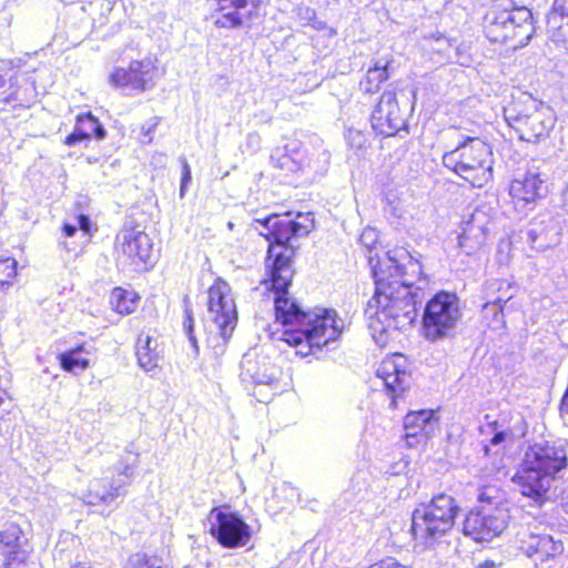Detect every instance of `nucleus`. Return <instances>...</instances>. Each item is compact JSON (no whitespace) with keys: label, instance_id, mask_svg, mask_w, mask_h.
Masks as SVG:
<instances>
[{"label":"nucleus","instance_id":"obj_35","mask_svg":"<svg viewBox=\"0 0 568 568\" xmlns=\"http://www.w3.org/2000/svg\"><path fill=\"white\" fill-rule=\"evenodd\" d=\"M537 546L548 556L552 557L562 551V544L554 541L550 536L540 537Z\"/></svg>","mask_w":568,"mask_h":568},{"label":"nucleus","instance_id":"obj_15","mask_svg":"<svg viewBox=\"0 0 568 568\" xmlns=\"http://www.w3.org/2000/svg\"><path fill=\"white\" fill-rule=\"evenodd\" d=\"M485 287L491 300L483 305V320L491 329H501L505 326L504 304L514 296L515 288L508 281L498 278L487 281Z\"/></svg>","mask_w":568,"mask_h":568},{"label":"nucleus","instance_id":"obj_42","mask_svg":"<svg viewBox=\"0 0 568 568\" xmlns=\"http://www.w3.org/2000/svg\"><path fill=\"white\" fill-rule=\"evenodd\" d=\"M369 568H409L408 566L402 565L397 559L387 557L378 562L369 566Z\"/></svg>","mask_w":568,"mask_h":568},{"label":"nucleus","instance_id":"obj_29","mask_svg":"<svg viewBox=\"0 0 568 568\" xmlns=\"http://www.w3.org/2000/svg\"><path fill=\"white\" fill-rule=\"evenodd\" d=\"M387 68L388 62L385 64L375 63L373 68H369L365 78L359 82L361 90L367 94L377 92L381 84L389 77Z\"/></svg>","mask_w":568,"mask_h":568},{"label":"nucleus","instance_id":"obj_53","mask_svg":"<svg viewBox=\"0 0 568 568\" xmlns=\"http://www.w3.org/2000/svg\"><path fill=\"white\" fill-rule=\"evenodd\" d=\"M562 508L566 514H568V496L562 501Z\"/></svg>","mask_w":568,"mask_h":568},{"label":"nucleus","instance_id":"obj_24","mask_svg":"<svg viewBox=\"0 0 568 568\" xmlns=\"http://www.w3.org/2000/svg\"><path fill=\"white\" fill-rule=\"evenodd\" d=\"M490 216L484 209H475L469 217L464 222L463 232L458 237L460 247L475 250L480 246L485 240Z\"/></svg>","mask_w":568,"mask_h":568},{"label":"nucleus","instance_id":"obj_39","mask_svg":"<svg viewBox=\"0 0 568 568\" xmlns=\"http://www.w3.org/2000/svg\"><path fill=\"white\" fill-rule=\"evenodd\" d=\"M295 17L303 26H308L315 19V11L307 6H298L294 10Z\"/></svg>","mask_w":568,"mask_h":568},{"label":"nucleus","instance_id":"obj_46","mask_svg":"<svg viewBox=\"0 0 568 568\" xmlns=\"http://www.w3.org/2000/svg\"><path fill=\"white\" fill-rule=\"evenodd\" d=\"M375 241H376V233H375V230H373V229L365 230L359 237V242L367 247H369L372 244H374Z\"/></svg>","mask_w":568,"mask_h":568},{"label":"nucleus","instance_id":"obj_40","mask_svg":"<svg viewBox=\"0 0 568 568\" xmlns=\"http://www.w3.org/2000/svg\"><path fill=\"white\" fill-rule=\"evenodd\" d=\"M160 123V118L154 116L150 119L148 123H145L142 126V142L143 143H151L152 142V132L156 129V126Z\"/></svg>","mask_w":568,"mask_h":568},{"label":"nucleus","instance_id":"obj_51","mask_svg":"<svg viewBox=\"0 0 568 568\" xmlns=\"http://www.w3.org/2000/svg\"><path fill=\"white\" fill-rule=\"evenodd\" d=\"M562 207L568 214V184L562 191Z\"/></svg>","mask_w":568,"mask_h":568},{"label":"nucleus","instance_id":"obj_26","mask_svg":"<svg viewBox=\"0 0 568 568\" xmlns=\"http://www.w3.org/2000/svg\"><path fill=\"white\" fill-rule=\"evenodd\" d=\"M136 357L140 367L145 372L156 368L162 358V349L158 341L141 334L136 341Z\"/></svg>","mask_w":568,"mask_h":568},{"label":"nucleus","instance_id":"obj_6","mask_svg":"<svg viewBox=\"0 0 568 568\" xmlns=\"http://www.w3.org/2000/svg\"><path fill=\"white\" fill-rule=\"evenodd\" d=\"M493 151L479 138H467L443 155V164L474 187H483L493 179Z\"/></svg>","mask_w":568,"mask_h":568},{"label":"nucleus","instance_id":"obj_34","mask_svg":"<svg viewBox=\"0 0 568 568\" xmlns=\"http://www.w3.org/2000/svg\"><path fill=\"white\" fill-rule=\"evenodd\" d=\"M184 305H185V308H184L185 318H184V322H183L184 332L187 335L189 341H190L192 347L195 349V352H197L199 351V346H197L196 337L194 335V318H193V314H192L191 308L187 306L189 303H187L186 300H184Z\"/></svg>","mask_w":568,"mask_h":568},{"label":"nucleus","instance_id":"obj_5","mask_svg":"<svg viewBox=\"0 0 568 568\" xmlns=\"http://www.w3.org/2000/svg\"><path fill=\"white\" fill-rule=\"evenodd\" d=\"M459 510L456 499L444 493L422 503L412 515L414 538L427 546L435 545L453 529Z\"/></svg>","mask_w":568,"mask_h":568},{"label":"nucleus","instance_id":"obj_25","mask_svg":"<svg viewBox=\"0 0 568 568\" xmlns=\"http://www.w3.org/2000/svg\"><path fill=\"white\" fill-rule=\"evenodd\" d=\"M92 345L82 343L58 355L60 366L63 371L72 374L84 372L90 366L89 355Z\"/></svg>","mask_w":568,"mask_h":568},{"label":"nucleus","instance_id":"obj_56","mask_svg":"<svg viewBox=\"0 0 568 568\" xmlns=\"http://www.w3.org/2000/svg\"><path fill=\"white\" fill-rule=\"evenodd\" d=\"M412 95H413V98H415V95H416L415 90L412 91Z\"/></svg>","mask_w":568,"mask_h":568},{"label":"nucleus","instance_id":"obj_32","mask_svg":"<svg viewBox=\"0 0 568 568\" xmlns=\"http://www.w3.org/2000/svg\"><path fill=\"white\" fill-rule=\"evenodd\" d=\"M112 308L119 314H130L134 311L133 301L128 304L125 301V292L121 288H114L110 300Z\"/></svg>","mask_w":568,"mask_h":568},{"label":"nucleus","instance_id":"obj_21","mask_svg":"<svg viewBox=\"0 0 568 568\" xmlns=\"http://www.w3.org/2000/svg\"><path fill=\"white\" fill-rule=\"evenodd\" d=\"M22 529L10 523L0 530V550L3 560L0 568H19L28 558V551L22 548Z\"/></svg>","mask_w":568,"mask_h":568},{"label":"nucleus","instance_id":"obj_30","mask_svg":"<svg viewBox=\"0 0 568 568\" xmlns=\"http://www.w3.org/2000/svg\"><path fill=\"white\" fill-rule=\"evenodd\" d=\"M477 501L478 505L475 508H507L503 491L495 485L480 487Z\"/></svg>","mask_w":568,"mask_h":568},{"label":"nucleus","instance_id":"obj_47","mask_svg":"<svg viewBox=\"0 0 568 568\" xmlns=\"http://www.w3.org/2000/svg\"><path fill=\"white\" fill-rule=\"evenodd\" d=\"M510 432L507 430H496L490 439V445L496 446L500 445L506 440L507 437L510 436Z\"/></svg>","mask_w":568,"mask_h":568},{"label":"nucleus","instance_id":"obj_33","mask_svg":"<svg viewBox=\"0 0 568 568\" xmlns=\"http://www.w3.org/2000/svg\"><path fill=\"white\" fill-rule=\"evenodd\" d=\"M17 275V262L13 258L0 260V286L9 285Z\"/></svg>","mask_w":568,"mask_h":568},{"label":"nucleus","instance_id":"obj_13","mask_svg":"<svg viewBox=\"0 0 568 568\" xmlns=\"http://www.w3.org/2000/svg\"><path fill=\"white\" fill-rule=\"evenodd\" d=\"M381 266L386 271V276L390 282H397L395 286H405L413 291L420 287L416 284L422 281V264L407 251L388 252L386 260L378 263L376 267Z\"/></svg>","mask_w":568,"mask_h":568},{"label":"nucleus","instance_id":"obj_18","mask_svg":"<svg viewBox=\"0 0 568 568\" xmlns=\"http://www.w3.org/2000/svg\"><path fill=\"white\" fill-rule=\"evenodd\" d=\"M241 378L243 382H251L256 388H278V372L265 356L246 353L241 362Z\"/></svg>","mask_w":568,"mask_h":568},{"label":"nucleus","instance_id":"obj_50","mask_svg":"<svg viewBox=\"0 0 568 568\" xmlns=\"http://www.w3.org/2000/svg\"><path fill=\"white\" fill-rule=\"evenodd\" d=\"M273 395H274V393H272L270 396L263 395L261 389L254 390V396H256L258 402H267Z\"/></svg>","mask_w":568,"mask_h":568},{"label":"nucleus","instance_id":"obj_22","mask_svg":"<svg viewBox=\"0 0 568 568\" xmlns=\"http://www.w3.org/2000/svg\"><path fill=\"white\" fill-rule=\"evenodd\" d=\"M438 419L432 409L409 412L404 418L405 438L409 447L427 440L436 430Z\"/></svg>","mask_w":568,"mask_h":568},{"label":"nucleus","instance_id":"obj_2","mask_svg":"<svg viewBox=\"0 0 568 568\" xmlns=\"http://www.w3.org/2000/svg\"><path fill=\"white\" fill-rule=\"evenodd\" d=\"M375 294L365 308V317L372 337L377 344H384L389 331L410 327L417 317L416 305L422 303L423 287L415 291L405 286H395L386 276L383 266L373 267Z\"/></svg>","mask_w":568,"mask_h":568},{"label":"nucleus","instance_id":"obj_54","mask_svg":"<svg viewBox=\"0 0 568 568\" xmlns=\"http://www.w3.org/2000/svg\"><path fill=\"white\" fill-rule=\"evenodd\" d=\"M437 41H438V42H443L444 44L449 45L448 40H447V39H445V38H442V37H440V38H438V39H437Z\"/></svg>","mask_w":568,"mask_h":568},{"label":"nucleus","instance_id":"obj_1","mask_svg":"<svg viewBox=\"0 0 568 568\" xmlns=\"http://www.w3.org/2000/svg\"><path fill=\"white\" fill-rule=\"evenodd\" d=\"M256 222L264 226V235L270 242L266 258L268 280L265 284L274 293L276 321L285 327L282 339L292 346L301 347L298 353L303 355L322 349L341 335L344 328L343 321L337 317L334 310L315 308L305 312L288 294L294 274L292 257L295 246L292 241L306 236L313 227V220L308 213H297L296 220L288 213L284 216L272 215Z\"/></svg>","mask_w":568,"mask_h":568},{"label":"nucleus","instance_id":"obj_57","mask_svg":"<svg viewBox=\"0 0 568 568\" xmlns=\"http://www.w3.org/2000/svg\"><path fill=\"white\" fill-rule=\"evenodd\" d=\"M184 568H191V567H184Z\"/></svg>","mask_w":568,"mask_h":568},{"label":"nucleus","instance_id":"obj_55","mask_svg":"<svg viewBox=\"0 0 568 568\" xmlns=\"http://www.w3.org/2000/svg\"><path fill=\"white\" fill-rule=\"evenodd\" d=\"M485 454H488L489 447L487 445L484 446Z\"/></svg>","mask_w":568,"mask_h":568},{"label":"nucleus","instance_id":"obj_17","mask_svg":"<svg viewBox=\"0 0 568 568\" xmlns=\"http://www.w3.org/2000/svg\"><path fill=\"white\" fill-rule=\"evenodd\" d=\"M118 252L132 265L148 263L152 254V242L146 233L124 229L115 237Z\"/></svg>","mask_w":568,"mask_h":568},{"label":"nucleus","instance_id":"obj_31","mask_svg":"<svg viewBox=\"0 0 568 568\" xmlns=\"http://www.w3.org/2000/svg\"><path fill=\"white\" fill-rule=\"evenodd\" d=\"M77 126L79 128V132L87 135L89 140L94 136L98 140H102L105 138V130L100 121L93 116L90 112L85 114H81L77 118Z\"/></svg>","mask_w":568,"mask_h":568},{"label":"nucleus","instance_id":"obj_38","mask_svg":"<svg viewBox=\"0 0 568 568\" xmlns=\"http://www.w3.org/2000/svg\"><path fill=\"white\" fill-rule=\"evenodd\" d=\"M346 140L352 148H355L357 150L363 149L367 143V138L365 133L355 129L348 130Z\"/></svg>","mask_w":568,"mask_h":568},{"label":"nucleus","instance_id":"obj_23","mask_svg":"<svg viewBox=\"0 0 568 568\" xmlns=\"http://www.w3.org/2000/svg\"><path fill=\"white\" fill-rule=\"evenodd\" d=\"M559 240V225L550 213L539 214L527 230V242L539 251L556 245Z\"/></svg>","mask_w":568,"mask_h":568},{"label":"nucleus","instance_id":"obj_10","mask_svg":"<svg viewBox=\"0 0 568 568\" xmlns=\"http://www.w3.org/2000/svg\"><path fill=\"white\" fill-rule=\"evenodd\" d=\"M507 508H473L463 523V534L477 542L490 541L508 526Z\"/></svg>","mask_w":568,"mask_h":568},{"label":"nucleus","instance_id":"obj_41","mask_svg":"<svg viewBox=\"0 0 568 568\" xmlns=\"http://www.w3.org/2000/svg\"><path fill=\"white\" fill-rule=\"evenodd\" d=\"M135 463L134 464H130L128 460H125L124 458H122L121 460L118 462V464L114 466V470L120 475V476H124L126 479L131 478L133 476V473H134V468H135Z\"/></svg>","mask_w":568,"mask_h":568},{"label":"nucleus","instance_id":"obj_12","mask_svg":"<svg viewBox=\"0 0 568 568\" xmlns=\"http://www.w3.org/2000/svg\"><path fill=\"white\" fill-rule=\"evenodd\" d=\"M372 129L382 136H393L402 130H407L405 111L399 106L396 94L386 91L371 114Z\"/></svg>","mask_w":568,"mask_h":568},{"label":"nucleus","instance_id":"obj_49","mask_svg":"<svg viewBox=\"0 0 568 568\" xmlns=\"http://www.w3.org/2000/svg\"><path fill=\"white\" fill-rule=\"evenodd\" d=\"M405 467H406L405 464H403L402 462H398V463L393 464L387 470H385V474L389 475V476H396V475H399L405 469Z\"/></svg>","mask_w":568,"mask_h":568},{"label":"nucleus","instance_id":"obj_36","mask_svg":"<svg viewBox=\"0 0 568 568\" xmlns=\"http://www.w3.org/2000/svg\"><path fill=\"white\" fill-rule=\"evenodd\" d=\"M133 568H162V560L158 557L146 555H136L132 560Z\"/></svg>","mask_w":568,"mask_h":568},{"label":"nucleus","instance_id":"obj_27","mask_svg":"<svg viewBox=\"0 0 568 568\" xmlns=\"http://www.w3.org/2000/svg\"><path fill=\"white\" fill-rule=\"evenodd\" d=\"M271 163L274 168L295 173L303 171L304 159L301 158V150L297 142L286 144L284 150H275L271 154Z\"/></svg>","mask_w":568,"mask_h":568},{"label":"nucleus","instance_id":"obj_48","mask_svg":"<svg viewBox=\"0 0 568 568\" xmlns=\"http://www.w3.org/2000/svg\"><path fill=\"white\" fill-rule=\"evenodd\" d=\"M77 233H79V231H78V225L75 224L74 221L73 222H65L63 224V234H64V236L72 237Z\"/></svg>","mask_w":568,"mask_h":568},{"label":"nucleus","instance_id":"obj_37","mask_svg":"<svg viewBox=\"0 0 568 568\" xmlns=\"http://www.w3.org/2000/svg\"><path fill=\"white\" fill-rule=\"evenodd\" d=\"M75 224L78 225V231L80 232L81 239L83 243L89 242L90 232H91V221L88 215L80 214L74 219Z\"/></svg>","mask_w":568,"mask_h":568},{"label":"nucleus","instance_id":"obj_52","mask_svg":"<svg viewBox=\"0 0 568 568\" xmlns=\"http://www.w3.org/2000/svg\"><path fill=\"white\" fill-rule=\"evenodd\" d=\"M316 30H323L325 28V23L323 21L316 20V18L311 22V24Z\"/></svg>","mask_w":568,"mask_h":568},{"label":"nucleus","instance_id":"obj_45","mask_svg":"<svg viewBox=\"0 0 568 568\" xmlns=\"http://www.w3.org/2000/svg\"><path fill=\"white\" fill-rule=\"evenodd\" d=\"M552 10L562 18H568V0H554Z\"/></svg>","mask_w":568,"mask_h":568},{"label":"nucleus","instance_id":"obj_11","mask_svg":"<svg viewBox=\"0 0 568 568\" xmlns=\"http://www.w3.org/2000/svg\"><path fill=\"white\" fill-rule=\"evenodd\" d=\"M210 534L224 548H237L247 545L251 527L236 513L213 508L209 515Z\"/></svg>","mask_w":568,"mask_h":568},{"label":"nucleus","instance_id":"obj_4","mask_svg":"<svg viewBox=\"0 0 568 568\" xmlns=\"http://www.w3.org/2000/svg\"><path fill=\"white\" fill-rule=\"evenodd\" d=\"M532 13L525 7H514L511 0H495L484 17V27L491 42H514L525 47L534 34Z\"/></svg>","mask_w":568,"mask_h":568},{"label":"nucleus","instance_id":"obj_20","mask_svg":"<svg viewBox=\"0 0 568 568\" xmlns=\"http://www.w3.org/2000/svg\"><path fill=\"white\" fill-rule=\"evenodd\" d=\"M128 484L123 478H94L89 483L82 500L88 506H116V498L124 495L121 489Z\"/></svg>","mask_w":568,"mask_h":568},{"label":"nucleus","instance_id":"obj_19","mask_svg":"<svg viewBox=\"0 0 568 568\" xmlns=\"http://www.w3.org/2000/svg\"><path fill=\"white\" fill-rule=\"evenodd\" d=\"M400 355L384 359L377 368V377L382 379L389 397L390 405L394 406L396 398L399 397L410 384V375L402 368Z\"/></svg>","mask_w":568,"mask_h":568},{"label":"nucleus","instance_id":"obj_14","mask_svg":"<svg viewBox=\"0 0 568 568\" xmlns=\"http://www.w3.org/2000/svg\"><path fill=\"white\" fill-rule=\"evenodd\" d=\"M156 68L152 60L132 61L129 67L116 68L109 77L116 88L143 92L154 87Z\"/></svg>","mask_w":568,"mask_h":568},{"label":"nucleus","instance_id":"obj_28","mask_svg":"<svg viewBox=\"0 0 568 568\" xmlns=\"http://www.w3.org/2000/svg\"><path fill=\"white\" fill-rule=\"evenodd\" d=\"M301 158L304 159L303 171L323 174L329 166L331 154L326 149H314L312 152L301 150Z\"/></svg>","mask_w":568,"mask_h":568},{"label":"nucleus","instance_id":"obj_44","mask_svg":"<svg viewBox=\"0 0 568 568\" xmlns=\"http://www.w3.org/2000/svg\"><path fill=\"white\" fill-rule=\"evenodd\" d=\"M190 180H191V169H190V165L187 164V162L184 160L183 166H182V179H181V186H180L181 196L184 195L186 185L190 182Z\"/></svg>","mask_w":568,"mask_h":568},{"label":"nucleus","instance_id":"obj_9","mask_svg":"<svg viewBox=\"0 0 568 568\" xmlns=\"http://www.w3.org/2000/svg\"><path fill=\"white\" fill-rule=\"evenodd\" d=\"M462 317L459 298L454 293L439 292L426 304L423 333L426 339L437 342L454 334Z\"/></svg>","mask_w":568,"mask_h":568},{"label":"nucleus","instance_id":"obj_8","mask_svg":"<svg viewBox=\"0 0 568 568\" xmlns=\"http://www.w3.org/2000/svg\"><path fill=\"white\" fill-rule=\"evenodd\" d=\"M207 321L209 343L217 347L220 344L213 343L221 338L225 345L236 326L237 313L230 285L222 280L215 281L209 290Z\"/></svg>","mask_w":568,"mask_h":568},{"label":"nucleus","instance_id":"obj_43","mask_svg":"<svg viewBox=\"0 0 568 568\" xmlns=\"http://www.w3.org/2000/svg\"><path fill=\"white\" fill-rule=\"evenodd\" d=\"M82 141H89V138L79 132V128L75 125L74 131L65 138L64 144L73 146Z\"/></svg>","mask_w":568,"mask_h":568},{"label":"nucleus","instance_id":"obj_3","mask_svg":"<svg viewBox=\"0 0 568 568\" xmlns=\"http://www.w3.org/2000/svg\"><path fill=\"white\" fill-rule=\"evenodd\" d=\"M568 466V456L562 444L536 443L525 452L520 468L513 480L520 493L541 503L551 483Z\"/></svg>","mask_w":568,"mask_h":568},{"label":"nucleus","instance_id":"obj_7","mask_svg":"<svg viewBox=\"0 0 568 568\" xmlns=\"http://www.w3.org/2000/svg\"><path fill=\"white\" fill-rule=\"evenodd\" d=\"M504 118L518 138L527 142H537L546 136L554 125L550 108L530 97L505 106Z\"/></svg>","mask_w":568,"mask_h":568},{"label":"nucleus","instance_id":"obj_16","mask_svg":"<svg viewBox=\"0 0 568 568\" xmlns=\"http://www.w3.org/2000/svg\"><path fill=\"white\" fill-rule=\"evenodd\" d=\"M547 192V185L538 172L528 171L513 180L509 194L518 210L530 211Z\"/></svg>","mask_w":568,"mask_h":568}]
</instances>
